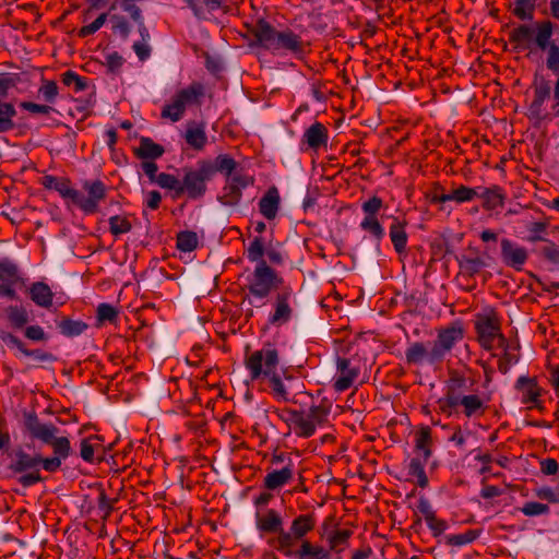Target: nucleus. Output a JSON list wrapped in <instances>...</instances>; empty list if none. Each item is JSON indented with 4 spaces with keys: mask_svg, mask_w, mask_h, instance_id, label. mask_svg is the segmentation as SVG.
I'll use <instances>...</instances> for the list:
<instances>
[{
    "mask_svg": "<svg viewBox=\"0 0 559 559\" xmlns=\"http://www.w3.org/2000/svg\"><path fill=\"white\" fill-rule=\"evenodd\" d=\"M23 425L32 439L39 440L52 449L50 456L29 453L22 447L8 453L7 471L10 476L15 477L22 487L29 488L46 479L41 475V469L50 474L58 472L62 462L71 456L73 451L69 438L57 436L59 428L52 423H41L35 412L24 413Z\"/></svg>",
    "mask_w": 559,
    "mask_h": 559,
    "instance_id": "1",
    "label": "nucleus"
},
{
    "mask_svg": "<svg viewBox=\"0 0 559 559\" xmlns=\"http://www.w3.org/2000/svg\"><path fill=\"white\" fill-rule=\"evenodd\" d=\"M463 338V326L460 323H451L438 329L433 341L411 343L405 349V361L409 366L427 365L438 369Z\"/></svg>",
    "mask_w": 559,
    "mask_h": 559,
    "instance_id": "2",
    "label": "nucleus"
},
{
    "mask_svg": "<svg viewBox=\"0 0 559 559\" xmlns=\"http://www.w3.org/2000/svg\"><path fill=\"white\" fill-rule=\"evenodd\" d=\"M246 253L249 261L257 263L252 273L248 275L245 286L250 296L257 299H265L272 292L285 287L283 285L284 278L263 259L264 239L261 236H255L252 239Z\"/></svg>",
    "mask_w": 559,
    "mask_h": 559,
    "instance_id": "3",
    "label": "nucleus"
},
{
    "mask_svg": "<svg viewBox=\"0 0 559 559\" xmlns=\"http://www.w3.org/2000/svg\"><path fill=\"white\" fill-rule=\"evenodd\" d=\"M331 407L324 404L311 405L308 413L292 408L276 409L275 414L297 437L310 438L318 426L328 423Z\"/></svg>",
    "mask_w": 559,
    "mask_h": 559,
    "instance_id": "4",
    "label": "nucleus"
},
{
    "mask_svg": "<svg viewBox=\"0 0 559 559\" xmlns=\"http://www.w3.org/2000/svg\"><path fill=\"white\" fill-rule=\"evenodd\" d=\"M316 527V518L311 513L296 516L288 531L285 530L282 536H274L267 540V545L281 554L295 548L297 543L305 540L304 537Z\"/></svg>",
    "mask_w": 559,
    "mask_h": 559,
    "instance_id": "5",
    "label": "nucleus"
},
{
    "mask_svg": "<svg viewBox=\"0 0 559 559\" xmlns=\"http://www.w3.org/2000/svg\"><path fill=\"white\" fill-rule=\"evenodd\" d=\"M243 364L252 381L267 379L277 372L280 353L273 345L266 344L261 349L246 355Z\"/></svg>",
    "mask_w": 559,
    "mask_h": 559,
    "instance_id": "6",
    "label": "nucleus"
},
{
    "mask_svg": "<svg viewBox=\"0 0 559 559\" xmlns=\"http://www.w3.org/2000/svg\"><path fill=\"white\" fill-rule=\"evenodd\" d=\"M531 88L533 91V99L527 107V118L536 123L550 120L551 115L547 111L545 103L551 98V93L554 94L551 81L536 71L533 75Z\"/></svg>",
    "mask_w": 559,
    "mask_h": 559,
    "instance_id": "7",
    "label": "nucleus"
},
{
    "mask_svg": "<svg viewBox=\"0 0 559 559\" xmlns=\"http://www.w3.org/2000/svg\"><path fill=\"white\" fill-rule=\"evenodd\" d=\"M180 197L187 195L189 200H200L207 191V182L212 180L202 159L194 167L186 166L181 169Z\"/></svg>",
    "mask_w": 559,
    "mask_h": 559,
    "instance_id": "8",
    "label": "nucleus"
},
{
    "mask_svg": "<svg viewBox=\"0 0 559 559\" xmlns=\"http://www.w3.org/2000/svg\"><path fill=\"white\" fill-rule=\"evenodd\" d=\"M477 340L483 348L491 350L497 342V347L507 346V338L501 333L500 318L495 311L478 314L475 320Z\"/></svg>",
    "mask_w": 559,
    "mask_h": 559,
    "instance_id": "9",
    "label": "nucleus"
},
{
    "mask_svg": "<svg viewBox=\"0 0 559 559\" xmlns=\"http://www.w3.org/2000/svg\"><path fill=\"white\" fill-rule=\"evenodd\" d=\"M204 87L199 82H193L188 87L178 91L169 104H166L160 112L162 118L169 119L173 122L179 121L188 105L198 103L203 96Z\"/></svg>",
    "mask_w": 559,
    "mask_h": 559,
    "instance_id": "10",
    "label": "nucleus"
},
{
    "mask_svg": "<svg viewBox=\"0 0 559 559\" xmlns=\"http://www.w3.org/2000/svg\"><path fill=\"white\" fill-rule=\"evenodd\" d=\"M383 200L378 195H372L361 203L364 218L360 222V228L370 234L377 243L384 238L385 231L378 218L379 212L383 209Z\"/></svg>",
    "mask_w": 559,
    "mask_h": 559,
    "instance_id": "11",
    "label": "nucleus"
},
{
    "mask_svg": "<svg viewBox=\"0 0 559 559\" xmlns=\"http://www.w3.org/2000/svg\"><path fill=\"white\" fill-rule=\"evenodd\" d=\"M294 290L290 286L282 287L273 299V311L269 314L267 323L272 326H283L288 323L293 316L294 309L292 301L294 300Z\"/></svg>",
    "mask_w": 559,
    "mask_h": 559,
    "instance_id": "12",
    "label": "nucleus"
},
{
    "mask_svg": "<svg viewBox=\"0 0 559 559\" xmlns=\"http://www.w3.org/2000/svg\"><path fill=\"white\" fill-rule=\"evenodd\" d=\"M87 195L79 191L75 205L86 215L98 212L99 203L106 198L107 187L99 180H85L82 185Z\"/></svg>",
    "mask_w": 559,
    "mask_h": 559,
    "instance_id": "13",
    "label": "nucleus"
},
{
    "mask_svg": "<svg viewBox=\"0 0 559 559\" xmlns=\"http://www.w3.org/2000/svg\"><path fill=\"white\" fill-rule=\"evenodd\" d=\"M254 178L241 173H235L231 178L226 179L223 192L217 200L225 206H236L242 198V190L253 186Z\"/></svg>",
    "mask_w": 559,
    "mask_h": 559,
    "instance_id": "14",
    "label": "nucleus"
},
{
    "mask_svg": "<svg viewBox=\"0 0 559 559\" xmlns=\"http://www.w3.org/2000/svg\"><path fill=\"white\" fill-rule=\"evenodd\" d=\"M475 384V381L465 377L457 370H453L449 374L445 382L444 401L449 408L456 409V403L460 402L462 396L469 394V389Z\"/></svg>",
    "mask_w": 559,
    "mask_h": 559,
    "instance_id": "15",
    "label": "nucleus"
},
{
    "mask_svg": "<svg viewBox=\"0 0 559 559\" xmlns=\"http://www.w3.org/2000/svg\"><path fill=\"white\" fill-rule=\"evenodd\" d=\"M500 258L506 266L522 271L528 259V251L518 242L502 238L500 240Z\"/></svg>",
    "mask_w": 559,
    "mask_h": 559,
    "instance_id": "16",
    "label": "nucleus"
},
{
    "mask_svg": "<svg viewBox=\"0 0 559 559\" xmlns=\"http://www.w3.org/2000/svg\"><path fill=\"white\" fill-rule=\"evenodd\" d=\"M328 141V128L323 123L316 121L305 130L300 140V150L318 152L321 147H326Z\"/></svg>",
    "mask_w": 559,
    "mask_h": 559,
    "instance_id": "17",
    "label": "nucleus"
},
{
    "mask_svg": "<svg viewBox=\"0 0 559 559\" xmlns=\"http://www.w3.org/2000/svg\"><path fill=\"white\" fill-rule=\"evenodd\" d=\"M255 526L261 535L264 534H276L282 536L284 530V520L278 511L275 509H267L265 512L255 513Z\"/></svg>",
    "mask_w": 559,
    "mask_h": 559,
    "instance_id": "18",
    "label": "nucleus"
},
{
    "mask_svg": "<svg viewBox=\"0 0 559 559\" xmlns=\"http://www.w3.org/2000/svg\"><path fill=\"white\" fill-rule=\"evenodd\" d=\"M478 190H479V188H472V187H467L464 185H460L459 187L453 189L450 193H442V194L433 193V194H431L430 203L441 204L440 210L443 211L444 203H447L449 201H454L459 204L473 201L475 198H478Z\"/></svg>",
    "mask_w": 559,
    "mask_h": 559,
    "instance_id": "19",
    "label": "nucleus"
},
{
    "mask_svg": "<svg viewBox=\"0 0 559 559\" xmlns=\"http://www.w3.org/2000/svg\"><path fill=\"white\" fill-rule=\"evenodd\" d=\"M283 555L295 559H342L341 556H332L330 550L310 540H302L299 548H294Z\"/></svg>",
    "mask_w": 559,
    "mask_h": 559,
    "instance_id": "20",
    "label": "nucleus"
},
{
    "mask_svg": "<svg viewBox=\"0 0 559 559\" xmlns=\"http://www.w3.org/2000/svg\"><path fill=\"white\" fill-rule=\"evenodd\" d=\"M336 370L338 377L333 383V388L336 392H344L348 390L359 376V368L353 367L350 360L345 357H337Z\"/></svg>",
    "mask_w": 559,
    "mask_h": 559,
    "instance_id": "21",
    "label": "nucleus"
},
{
    "mask_svg": "<svg viewBox=\"0 0 559 559\" xmlns=\"http://www.w3.org/2000/svg\"><path fill=\"white\" fill-rule=\"evenodd\" d=\"M489 399L477 393H469L462 396L460 402L456 403V409L461 408L462 414L467 418H476L483 416L488 408Z\"/></svg>",
    "mask_w": 559,
    "mask_h": 559,
    "instance_id": "22",
    "label": "nucleus"
},
{
    "mask_svg": "<svg viewBox=\"0 0 559 559\" xmlns=\"http://www.w3.org/2000/svg\"><path fill=\"white\" fill-rule=\"evenodd\" d=\"M294 477V463L292 459L281 469H272L263 478V487L274 491L289 484Z\"/></svg>",
    "mask_w": 559,
    "mask_h": 559,
    "instance_id": "23",
    "label": "nucleus"
},
{
    "mask_svg": "<svg viewBox=\"0 0 559 559\" xmlns=\"http://www.w3.org/2000/svg\"><path fill=\"white\" fill-rule=\"evenodd\" d=\"M514 388L521 394V402L523 404L537 406L542 395V389L535 377L521 376L516 380Z\"/></svg>",
    "mask_w": 559,
    "mask_h": 559,
    "instance_id": "24",
    "label": "nucleus"
},
{
    "mask_svg": "<svg viewBox=\"0 0 559 559\" xmlns=\"http://www.w3.org/2000/svg\"><path fill=\"white\" fill-rule=\"evenodd\" d=\"M202 162L212 179L217 173L225 175L226 179L237 173V162L228 154H219L214 159H202Z\"/></svg>",
    "mask_w": 559,
    "mask_h": 559,
    "instance_id": "25",
    "label": "nucleus"
},
{
    "mask_svg": "<svg viewBox=\"0 0 559 559\" xmlns=\"http://www.w3.org/2000/svg\"><path fill=\"white\" fill-rule=\"evenodd\" d=\"M257 44L267 50H274L278 31L275 29L266 20L259 19L251 29Z\"/></svg>",
    "mask_w": 559,
    "mask_h": 559,
    "instance_id": "26",
    "label": "nucleus"
},
{
    "mask_svg": "<svg viewBox=\"0 0 559 559\" xmlns=\"http://www.w3.org/2000/svg\"><path fill=\"white\" fill-rule=\"evenodd\" d=\"M187 144L195 151H202L207 143V135L204 123L190 121L183 134Z\"/></svg>",
    "mask_w": 559,
    "mask_h": 559,
    "instance_id": "27",
    "label": "nucleus"
},
{
    "mask_svg": "<svg viewBox=\"0 0 559 559\" xmlns=\"http://www.w3.org/2000/svg\"><path fill=\"white\" fill-rule=\"evenodd\" d=\"M285 49L294 55H299L304 51V44L301 37L294 33L292 29L286 28L278 33L274 50Z\"/></svg>",
    "mask_w": 559,
    "mask_h": 559,
    "instance_id": "28",
    "label": "nucleus"
},
{
    "mask_svg": "<svg viewBox=\"0 0 559 559\" xmlns=\"http://www.w3.org/2000/svg\"><path fill=\"white\" fill-rule=\"evenodd\" d=\"M456 261L460 272L468 277L475 276L486 266L485 260L478 255L477 250H474L473 254H461L456 257Z\"/></svg>",
    "mask_w": 559,
    "mask_h": 559,
    "instance_id": "29",
    "label": "nucleus"
},
{
    "mask_svg": "<svg viewBox=\"0 0 559 559\" xmlns=\"http://www.w3.org/2000/svg\"><path fill=\"white\" fill-rule=\"evenodd\" d=\"M280 194L275 187H271L259 201V211L266 219H274L280 209Z\"/></svg>",
    "mask_w": 559,
    "mask_h": 559,
    "instance_id": "30",
    "label": "nucleus"
},
{
    "mask_svg": "<svg viewBox=\"0 0 559 559\" xmlns=\"http://www.w3.org/2000/svg\"><path fill=\"white\" fill-rule=\"evenodd\" d=\"M31 300L41 308H50L52 306L53 293L44 282H35L28 288Z\"/></svg>",
    "mask_w": 559,
    "mask_h": 559,
    "instance_id": "31",
    "label": "nucleus"
},
{
    "mask_svg": "<svg viewBox=\"0 0 559 559\" xmlns=\"http://www.w3.org/2000/svg\"><path fill=\"white\" fill-rule=\"evenodd\" d=\"M407 223L405 221H400L399 218H394L393 223L390 226L389 236L394 247V250L401 254L406 251L408 236L405 230Z\"/></svg>",
    "mask_w": 559,
    "mask_h": 559,
    "instance_id": "32",
    "label": "nucleus"
},
{
    "mask_svg": "<svg viewBox=\"0 0 559 559\" xmlns=\"http://www.w3.org/2000/svg\"><path fill=\"white\" fill-rule=\"evenodd\" d=\"M165 153L160 144L155 143L151 138L142 136L140 145L134 148V154L141 159H157Z\"/></svg>",
    "mask_w": 559,
    "mask_h": 559,
    "instance_id": "33",
    "label": "nucleus"
},
{
    "mask_svg": "<svg viewBox=\"0 0 559 559\" xmlns=\"http://www.w3.org/2000/svg\"><path fill=\"white\" fill-rule=\"evenodd\" d=\"M478 198L484 200L483 206L486 210H496L503 206L504 194L499 186L479 188Z\"/></svg>",
    "mask_w": 559,
    "mask_h": 559,
    "instance_id": "34",
    "label": "nucleus"
},
{
    "mask_svg": "<svg viewBox=\"0 0 559 559\" xmlns=\"http://www.w3.org/2000/svg\"><path fill=\"white\" fill-rule=\"evenodd\" d=\"M540 214V217L538 221H528L525 224L526 230L528 231V241L536 242V241H544L545 238L542 236L546 233L547 228L549 227V217H547L543 212L539 210L536 211Z\"/></svg>",
    "mask_w": 559,
    "mask_h": 559,
    "instance_id": "35",
    "label": "nucleus"
},
{
    "mask_svg": "<svg viewBox=\"0 0 559 559\" xmlns=\"http://www.w3.org/2000/svg\"><path fill=\"white\" fill-rule=\"evenodd\" d=\"M353 532L350 530H336L335 532L331 533L328 537L329 543V549L331 555L333 556V552L335 556H340L341 552H343L347 546H348V539L350 538Z\"/></svg>",
    "mask_w": 559,
    "mask_h": 559,
    "instance_id": "36",
    "label": "nucleus"
},
{
    "mask_svg": "<svg viewBox=\"0 0 559 559\" xmlns=\"http://www.w3.org/2000/svg\"><path fill=\"white\" fill-rule=\"evenodd\" d=\"M17 112L12 103L0 100V133H7L15 129L14 118Z\"/></svg>",
    "mask_w": 559,
    "mask_h": 559,
    "instance_id": "37",
    "label": "nucleus"
},
{
    "mask_svg": "<svg viewBox=\"0 0 559 559\" xmlns=\"http://www.w3.org/2000/svg\"><path fill=\"white\" fill-rule=\"evenodd\" d=\"M432 445V437H431V429L428 426H423L420 429L415 433V449L417 451H421L424 455V462H427L428 459L431 456Z\"/></svg>",
    "mask_w": 559,
    "mask_h": 559,
    "instance_id": "38",
    "label": "nucleus"
},
{
    "mask_svg": "<svg viewBox=\"0 0 559 559\" xmlns=\"http://www.w3.org/2000/svg\"><path fill=\"white\" fill-rule=\"evenodd\" d=\"M57 328L63 336L74 337L84 333L87 330L88 324L82 320L63 318L57 322Z\"/></svg>",
    "mask_w": 559,
    "mask_h": 559,
    "instance_id": "39",
    "label": "nucleus"
},
{
    "mask_svg": "<svg viewBox=\"0 0 559 559\" xmlns=\"http://www.w3.org/2000/svg\"><path fill=\"white\" fill-rule=\"evenodd\" d=\"M5 313L12 329L23 330L29 322L28 311L23 306H9Z\"/></svg>",
    "mask_w": 559,
    "mask_h": 559,
    "instance_id": "40",
    "label": "nucleus"
},
{
    "mask_svg": "<svg viewBox=\"0 0 559 559\" xmlns=\"http://www.w3.org/2000/svg\"><path fill=\"white\" fill-rule=\"evenodd\" d=\"M499 348L502 349L503 353L500 356H498L497 354H492L491 356L498 357V370L502 374H506L509 372L511 366L519 362L520 356L512 353V348H511V345L508 340H507V346L499 347Z\"/></svg>",
    "mask_w": 559,
    "mask_h": 559,
    "instance_id": "41",
    "label": "nucleus"
},
{
    "mask_svg": "<svg viewBox=\"0 0 559 559\" xmlns=\"http://www.w3.org/2000/svg\"><path fill=\"white\" fill-rule=\"evenodd\" d=\"M267 380H269V386L271 389V393L276 401H280V402L294 401L289 396L288 389L277 372L274 373L273 376H271L270 378H267Z\"/></svg>",
    "mask_w": 559,
    "mask_h": 559,
    "instance_id": "42",
    "label": "nucleus"
},
{
    "mask_svg": "<svg viewBox=\"0 0 559 559\" xmlns=\"http://www.w3.org/2000/svg\"><path fill=\"white\" fill-rule=\"evenodd\" d=\"M180 182L181 179H178L175 175L160 173L156 177V182L160 188L170 190L173 192L171 198L178 199L180 198Z\"/></svg>",
    "mask_w": 559,
    "mask_h": 559,
    "instance_id": "43",
    "label": "nucleus"
},
{
    "mask_svg": "<svg viewBox=\"0 0 559 559\" xmlns=\"http://www.w3.org/2000/svg\"><path fill=\"white\" fill-rule=\"evenodd\" d=\"M0 281L15 284L21 281L17 265L7 258L0 260Z\"/></svg>",
    "mask_w": 559,
    "mask_h": 559,
    "instance_id": "44",
    "label": "nucleus"
},
{
    "mask_svg": "<svg viewBox=\"0 0 559 559\" xmlns=\"http://www.w3.org/2000/svg\"><path fill=\"white\" fill-rule=\"evenodd\" d=\"M21 82V75L12 72L0 73V100L8 98L10 91L16 88Z\"/></svg>",
    "mask_w": 559,
    "mask_h": 559,
    "instance_id": "45",
    "label": "nucleus"
},
{
    "mask_svg": "<svg viewBox=\"0 0 559 559\" xmlns=\"http://www.w3.org/2000/svg\"><path fill=\"white\" fill-rule=\"evenodd\" d=\"M93 441H104L102 436L94 435L87 438L82 439L80 444V456L88 463H93L95 461V454L97 452V447L94 445Z\"/></svg>",
    "mask_w": 559,
    "mask_h": 559,
    "instance_id": "46",
    "label": "nucleus"
},
{
    "mask_svg": "<svg viewBox=\"0 0 559 559\" xmlns=\"http://www.w3.org/2000/svg\"><path fill=\"white\" fill-rule=\"evenodd\" d=\"M480 535L479 530H467L461 534L445 536V543L450 546L461 547L463 545L472 544Z\"/></svg>",
    "mask_w": 559,
    "mask_h": 559,
    "instance_id": "47",
    "label": "nucleus"
},
{
    "mask_svg": "<svg viewBox=\"0 0 559 559\" xmlns=\"http://www.w3.org/2000/svg\"><path fill=\"white\" fill-rule=\"evenodd\" d=\"M408 475L416 478V484L420 488H426L428 486L429 480L425 472L424 462L418 457H413L409 461Z\"/></svg>",
    "mask_w": 559,
    "mask_h": 559,
    "instance_id": "48",
    "label": "nucleus"
},
{
    "mask_svg": "<svg viewBox=\"0 0 559 559\" xmlns=\"http://www.w3.org/2000/svg\"><path fill=\"white\" fill-rule=\"evenodd\" d=\"M538 254L545 261L559 269V246L552 240H545V245L538 249Z\"/></svg>",
    "mask_w": 559,
    "mask_h": 559,
    "instance_id": "49",
    "label": "nucleus"
},
{
    "mask_svg": "<svg viewBox=\"0 0 559 559\" xmlns=\"http://www.w3.org/2000/svg\"><path fill=\"white\" fill-rule=\"evenodd\" d=\"M176 247L179 251L191 252L198 247V237L194 231L183 230L177 235Z\"/></svg>",
    "mask_w": 559,
    "mask_h": 559,
    "instance_id": "50",
    "label": "nucleus"
},
{
    "mask_svg": "<svg viewBox=\"0 0 559 559\" xmlns=\"http://www.w3.org/2000/svg\"><path fill=\"white\" fill-rule=\"evenodd\" d=\"M111 23V31L114 34H118L122 39H127L131 33V26L128 20L120 14H111L109 16Z\"/></svg>",
    "mask_w": 559,
    "mask_h": 559,
    "instance_id": "51",
    "label": "nucleus"
},
{
    "mask_svg": "<svg viewBox=\"0 0 559 559\" xmlns=\"http://www.w3.org/2000/svg\"><path fill=\"white\" fill-rule=\"evenodd\" d=\"M108 222L109 230L114 236L127 234L132 229V224L126 216L114 215Z\"/></svg>",
    "mask_w": 559,
    "mask_h": 559,
    "instance_id": "52",
    "label": "nucleus"
},
{
    "mask_svg": "<svg viewBox=\"0 0 559 559\" xmlns=\"http://www.w3.org/2000/svg\"><path fill=\"white\" fill-rule=\"evenodd\" d=\"M135 2L136 0H116V2L110 5V11L115 10L116 7L119 5L120 9L128 13L131 20L134 22L143 17L142 10L136 5Z\"/></svg>",
    "mask_w": 559,
    "mask_h": 559,
    "instance_id": "53",
    "label": "nucleus"
},
{
    "mask_svg": "<svg viewBox=\"0 0 559 559\" xmlns=\"http://www.w3.org/2000/svg\"><path fill=\"white\" fill-rule=\"evenodd\" d=\"M62 83L66 86H73L74 92H82L87 87V79L80 76L74 71L68 70L62 74Z\"/></svg>",
    "mask_w": 559,
    "mask_h": 559,
    "instance_id": "54",
    "label": "nucleus"
},
{
    "mask_svg": "<svg viewBox=\"0 0 559 559\" xmlns=\"http://www.w3.org/2000/svg\"><path fill=\"white\" fill-rule=\"evenodd\" d=\"M55 190L59 192V194L63 199H69L74 205L76 202V198L79 197V190L73 189L71 187V181L68 178H60L58 185Z\"/></svg>",
    "mask_w": 559,
    "mask_h": 559,
    "instance_id": "55",
    "label": "nucleus"
},
{
    "mask_svg": "<svg viewBox=\"0 0 559 559\" xmlns=\"http://www.w3.org/2000/svg\"><path fill=\"white\" fill-rule=\"evenodd\" d=\"M23 333L24 336L32 342L45 343L49 340L48 334L37 324L25 326Z\"/></svg>",
    "mask_w": 559,
    "mask_h": 559,
    "instance_id": "56",
    "label": "nucleus"
},
{
    "mask_svg": "<svg viewBox=\"0 0 559 559\" xmlns=\"http://www.w3.org/2000/svg\"><path fill=\"white\" fill-rule=\"evenodd\" d=\"M520 510L526 516H537L550 512L548 504L535 501L525 502Z\"/></svg>",
    "mask_w": 559,
    "mask_h": 559,
    "instance_id": "57",
    "label": "nucleus"
},
{
    "mask_svg": "<svg viewBox=\"0 0 559 559\" xmlns=\"http://www.w3.org/2000/svg\"><path fill=\"white\" fill-rule=\"evenodd\" d=\"M108 13H102L99 14L95 21H93L88 25H84L79 29V36L80 37H87L90 35L95 34L107 21Z\"/></svg>",
    "mask_w": 559,
    "mask_h": 559,
    "instance_id": "58",
    "label": "nucleus"
},
{
    "mask_svg": "<svg viewBox=\"0 0 559 559\" xmlns=\"http://www.w3.org/2000/svg\"><path fill=\"white\" fill-rule=\"evenodd\" d=\"M23 355L26 357H31L39 362H55L57 360V357L52 353L44 350L41 348L31 349L26 347Z\"/></svg>",
    "mask_w": 559,
    "mask_h": 559,
    "instance_id": "59",
    "label": "nucleus"
},
{
    "mask_svg": "<svg viewBox=\"0 0 559 559\" xmlns=\"http://www.w3.org/2000/svg\"><path fill=\"white\" fill-rule=\"evenodd\" d=\"M118 317L117 309L110 304H99L97 307V319L100 322L109 321L114 322Z\"/></svg>",
    "mask_w": 559,
    "mask_h": 559,
    "instance_id": "60",
    "label": "nucleus"
},
{
    "mask_svg": "<svg viewBox=\"0 0 559 559\" xmlns=\"http://www.w3.org/2000/svg\"><path fill=\"white\" fill-rule=\"evenodd\" d=\"M0 340L10 348H16L22 355L26 349V344L11 332H1Z\"/></svg>",
    "mask_w": 559,
    "mask_h": 559,
    "instance_id": "61",
    "label": "nucleus"
},
{
    "mask_svg": "<svg viewBox=\"0 0 559 559\" xmlns=\"http://www.w3.org/2000/svg\"><path fill=\"white\" fill-rule=\"evenodd\" d=\"M38 92L46 102L52 103L58 96L57 83L55 81H44Z\"/></svg>",
    "mask_w": 559,
    "mask_h": 559,
    "instance_id": "62",
    "label": "nucleus"
},
{
    "mask_svg": "<svg viewBox=\"0 0 559 559\" xmlns=\"http://www.w3.org/2000/svg\"><path fill=\"white\" fill-rule=\"evenodd\" d=\"M123 62H124V59L122 58V56L120 53H118L117 51H114L106 56L105 64L107 67L108 72L118 73L120 71L121 67L123 66Z\"/></svg>",
    "mask_w": 559,
    "mask_h": 559,
    "instance_id": "63",
    "label": "nucleus"
},
{
    "mask_svg": "<svg viewBox=\"0 0 559 559\" xmlns=\"http://www.w3.org/2000/svg\"><path fill=\"white\" fill-rule=\"evenodd\" d=\"M535 496L550 503H559V492L554 491L550 487H542L537 489L535 491Z\"/></svg>",
    "mask_w": 559,
    "mask_h": 559,
    "instance_id": "64",
    "label": "nucleus"
}]
</instances>
